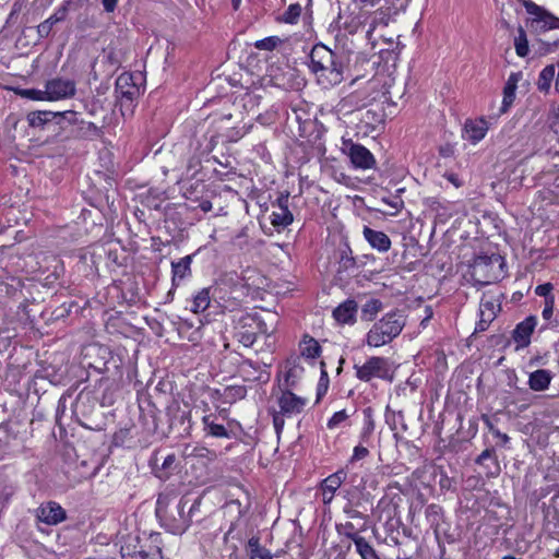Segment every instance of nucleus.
<instances>
[{"label":"nucleus","mask_w":559,"mask_h":559,"mask_svg":"<svg viewBox=\"0 0 559 559\" xmlns=\"http://www.w3.org/2000/svg\"><path fill=\"white\" fill-rule=\"evenodd\" d=\"M309 58V69L316 75L321 87L330 88L344 80V67L341 59L326 46L316 45Z\"/></svg>","instance_id":"nucleus-1"},{"label":"nucleus","mask_w":559,"mask_h":559,"mask_svg":"<svg viewBox=\"0 0 559 559\" xmlns=\"http://www.w3.org/2000/svg\"><path fill=\"white\" fill-rule=\"evenodd\" d=\"M187 504L188 500L186 498L176 500L175 498H170L168 495H160L156 502L155 512L160 521L162 526H164L171 534H183L190 526V514L195 510L199 502L195 501L190 507L188 513H186Z\"/></svg>","instance_id":"nucleus-2"},{"label":"nucleus","mask_w":559,"mask_h":559,"mask_svg":"<svg viewBox=\"0 0 559 559\" xmlns=\"http://www.w3.org/2000/svg\"><path fill=\"white\" fill-rule=\"evenodd\" d=\"M405 316L401 312L386 313L376 322L367 333L366 342L370 347H380L389 344L400 335L405 326Z\"/></svg>","instance_id":"nucleus-3"},{"label":"nucleus","mask_w":559,"mask_h":559,"mask_svg":"<svg viewBox=\"0 0 559 559\" xmlns=\"http://www.w3.org/2000/svg\"><path fill=\"white\" fill-rule=\"evenodd\" d=\"M469 274L474 285L492 284L504 276V260L499 254L476 257L471 265Z\"/></svg>","instance_id":"nucleus-4"},{"label":"nucleus","mask_w":559,"mask_h":559,"mask_svg":"<svg viewBox=\"0 0 559 559\" xmlns=\"http://www.w3.org/2000/svg\"><path fill=\"white\" fill-rule=\"evenodd\" d=\"M356 377L364 382H369L373 378L389 380L393 379V371L388 358L373 356L366 360L364 365H355Z\"/></svg>","instance_id":"nucleus-5"},{"label":"nucleus","mask_w":559,"mask_h":559,"mask_svg":"<svg viewBox=\"0 0 559 559\" xmlns=\"http://www.w3.org/2000/svg\"><path fill=\"white\" fill-rule=\"evenodd\" d=\"M342 152L346 154L356 169L367 170L376 166V158L372 153L361 144L352 140H343Z\"/></svg>","instance_id":"nucleus-6"},{"label":"nucleus","mask_w":559,"mask_h":559,"mask_svg":"<svg viewBox=\"0 0 559 559\" xmlns=\"http://www.w3.org/2000/svg\"><path fill=\"white\" fill-rule=\"evenodd\" d=\"M273 396L275 397V404L277 406L276 411L286 415V417L300 414L308 404L306 397L298 396L292 391L282 390L281 388L276 392H273Z\"/></svg>","instance_id":"nucleus-7"},{"label":"nucleus","mask_w":559,"mask_h":559,"mask_svg":"<svg viewBox=\"0 0 559 559\" xmlns=\"http://www.w3.org/2000/svg\"><path fill=\"white\" fill-rule=\"evenodd\" d=\"M34 516L37 524L41 523L47 526H56L66 521L67 512L58 502L46 501L34 510Z\"/></svg>","instance_id":"nucleus-8"},{"label":"nucleus","mask_w":559,"mask_h":559,"mask_svg":"<svg viewBox=\"0 0 559 559\" xmlns=\"http://www.w3.org/2000/svg\"><path fill=\"white\" fill-rule=\"evenodd\" d=\"M75 82L70 79L56 78L45 84L47 102L71 98L75 95Z\"/></svg>","instance_id":"nucleus-9"},{"label":"nucleus","mask_w":559,"mask_h":559,"mask_svg":"<svg viewBox=\"0 0 559 559\" xmlns=\"http://www.w3.org/2000/svg\"><path fill=\"white\" fill-rule=\"evenodd\" d=\"M236 333L235 336L239 343L246 347L254 344L257 336L253 324H257L255 318L240 312L234 317Z\"/></svg>","instance_id":"nucleus-10"},{"label":"nucleus","mask_w":559,"mask_h":559,"mask_svg":"<svg viewBox=\"0 0 559 559\" xmlns=\"http://www.w3.org/2000/svg\"><path fill=\"white\" fill-rule=\"evenodd\" d=\"M488 130L489 123L484 117L466 119L462 129V138L476 145L486 136Z\"/></svg>","instance_id":"nucleus-11"},{"label":"nucleus","mask_w":559,"mask_h":559,"mask_svg":"<svg viewBox=\"0 0 559 559\" xmlns=\"http://www.w3.org/2000/svg\"><path fill=\"white\" fill-rule=\"evenodd\" d=\"M289 193H282L274 206L276 207L271 216V224L276 228H284L290 225L294 221L293 213L289 210Z\"/></svg>","instance_id":"nucleus-12"},{"label":"nucleus","mask_w":559,"mask_h":559,"mask_svg":"<svg viewBox=\"0 0 559 559\" xmlns=\"http://www.w3.org/2000/svg\"><path fill=\"white\" fill-rule=\"evenodd\" d=\"M347 474L345 471L340 469L334 474L328 476L321 484L322 501L329 504L341 485L346 480Z\"/></svg>","instance_id":"nucleus-13"},{"label":"nucleus","mask_w":559,"mask_h":559,"mask_svg":"<svg viewBox=\"0 0 559 559\" xmlns=\"http://www.w3.org/2000/svg\"><path fill=\"white\" fill-rule=\"evenodd\" d=\"M362 236L369 246L378 252L384 253L391 248V239L383 231L374 230L369 226H364Z\"/></svg>","instance_id":"nucleus-14"},{"label":"nucleus","mask_w":559,"mask_h":559,"mask_svg":"<svg viewBox=\"0 0 559 559\" xmlns=\"http://www.w3.org/2000/svg\"><path fill=\"white\" fill-rule=\"evenodd\" d=\"M524 7L528 14L535 16V22L542 23L545 29L559 28V19L545 11L532 1H525Z\"/></svg>","instance_id":"nucleus-15"},{"label":"nucleus","mask_w":559,"mask_h":559,"mask_svg":"<svg viewBox=\"0 0 559 559\" xmlns=\"http://www.w3.org/2000/svg\"><path fill=\"white\" fill-rule=\"evenodd\" d=\"M536 323V317L531 316L515 326L512 337L518 344V348L526 347L531 343V335L534 332Z\"/></svg>","instance_id":"nucleus-16"},{"label":"nucleus","mask_w":559,"mask_h":559,"mask_svg":"<svg viewBox=\"0 0 559 559\" xmlns=\"http://www.w3.org/2000/svg\"><path fill=\"white\" fill-rule=\"evenodd\" d=\"M139 90L132 83V76L129 74H121L116 80V94L117 98L120 99L121 103L132 102L138 95Z\"/></svg>","instance_id":"nucleus-17"},{"label":"nucleus","mask_w":559,"mask_h":559,"mask_svg":"<svg viewBox=\"0 0 559 559\" xmlns=\"http://www.w3.org/2000/svg\"><path fill=\"white\" fill-rule=\"evenodd\" d=\"M498 305L492 300L481 299L479 305V321L476 325L477 332H484L488 329L489 324L495 320L497 314Z\"/></svg>","instance_id":"nucleus-18"},{"label":"nucleus","mask_w":559,"mask_h":559,"mask_svg":"<svg viewBox=\"0 0 559 559\" xmlns=\"http://www.w3.org/2000/svg\"><path fill=\"white\" fill-rule=\"evenodd\" d=\"M555 374L548 369H537L535 371L530 372L527 385L532 391L542 392L546 391Z\"/></svg>","instance_id":"nucleus-19"},{"label":"nucleus","mask_w":559,"mask_h":559,"mask_svg":"<svg viewBox=\"0 0 559 559\" xmlns=\"http://www.w3.org/2000/svg\"><path fill=\"white\" fill-rule=\"evenodd\" d=\"M356 313V301L347 299L334 309L333 317L337 322L342 324H352L355 322Z\"/></svg>","instance_id":"nucleus-20"},{"label":"nucleus","mask_w":559,"mask_h":559,"mask_svg":"<svg viewBox=\"0 0 559 559\" xmlns=\"http://www.w3.org/2000/svg\"><path fill=\"white\" fill-rule=\"evenodd\" d=\"M192 255H186L177 262H171L173 285L178 286L181 281L191 275Z\"/></svg>","instance_id":"nucleus-21"},{"label":"nucleus","mask_w":559,"mask_h":559,"mask_svg":"<svg viewBox=\"0 0 559 559\" xmlns=\"http://www.w3.org/2000/svg\"><path fill=\"white\" fill-rule=\"evenodd\" d=\"M299 352L306 359H316L320 357L322 348L316 338L306 334L299 343Z\"/></svg>","instance_id":"nucleus-22"},{"label":"nucleus","mask_w":559,"mask_h":559,"mask_svg":"<svg viewBox=\"0 0 559 559\" xmlns=\"http://www.w3.org/2000/svg\"><path fill=\"white\" fill-rule=\"evenodd\" d=\"M518 81H519V78H518V74H515V73H512L508 78V81L503 87V99H502V106L500 109V111L502 114L507 112L514 102Z\"/></svg>","instance_id":"nucleus-23"},{"label":"nucleus","mask_w":559,"mask_h":559,"mask_svg":"<svg viewBox=\"0 0 559 559\" xmlns=\"http://www.w3.org/2000/svg\"><path fill=\"white\" fill-rule=\"evenodd\" d=\"M374 428L376 424L373 419V411L370 407H367L364 409V426L359 433L360 443H366V445L371 444V438Z\"/></svg>","instance_id":"nucleus-24"},{"label":"nucleus","mask_w":559,"mask_h":559,"mask_svg":"<svg viewBox=\"0 0 559 559\" xmlns=\"http://www.w3.org/2000/svg\"><path fill=\"white\" fill-rule=\"evenodd\" d=\"M211 289L209 287L200 289L191 301L190 311L193 313L204 312L211 305Z\"/></svg>","instance_id":"nucleus-25"},{"label":"nucleus","mask_w":559,"mask_h":559,"mask_svg":"<svg viewBox=\"0 0 559 559\" xmlns=\"http://www.w3.org/2000/svg\"><path fill=\"white\" fill-rule=\"evenodd\" d=\"M122 559H162V551L158 547L151 548L148 551L140 549L138 551H130L129 546L121 547Z\"/></svg>","instance_id":"nucleus-26"},{"label":"nucleus","mask_w":559,"mask_h":559,"mask_svg":"<svg viewBox=\"0 0 559 559\" xmlns=\"http://www.w3.org/2000/svg\"><path fill=\"white\" fill-rule=\"evenodd\" d=\"M202 423L204 425V430L207 435L215 437V438H228L229 433L227 429L221 425L214 423L212 419V415H206L202 418Z\"/></svg>","instance_id":"nucleus-27"},{"label":"nucleus","mask_w":559,"mask_h":559,"mask_svg":"<svg viewBox=\"0 0 559 559\" xmlns=\"http://www.w3.org/2000/svg\"><path fill=\"white\" fill-rule=\"evenodd\" d=\"M357 539L355 540V548L361 559H380L373 546L365 537Z\"/></svg>","instance_id":"nucleus-28"},{"label":"nucleus","mask_w":559,"mask_h":559,"mask_svg":"<svg viewBox=\"0 0 559 559\" xmlns=\"http://www.w3.org/2000/svg\"><path fill=\"white\" fill-rule=\"evenodd\" d=\"M555 73H556L555 66H552V64L545 67L540 71L538 81H537V87L539 91L548 92V90L550 88L551 82L555 78Z\"/></svg>","instance_id":"nucleus-29"},{"label":"nucleus","mask_w":559,"mask_h":559,"mask_svg":"<svg viewBox=\"0 0 559 559\" xmlns=\"http://www.w3.org/2000/svg\"><path fill=\"white\" fill-rule=\"evenodd\" d=\"M248 549L251 552L252 559L258 557L260 559H273L271 551L260 545L259 538L251 537L248 542Z\"/></svg>","instance_id":"nucleus-30"},{"label":"nucleus","mask_w":559,"mask_h":559,"mask_svg":"<svg viewBox=\"0 0 559 559\" xmlns=\"http://www.w3.org/2000/svg\"><path fill=\"white\" fill-rule=\"evenodd\" d=\"M366 525L364 524L360 528H356L353 522H346L344 524L337 525V531L340 534H343L353 543L355 544V540H358L357 538H361L362 536L359 535V532L365 531Z\"/></svg>","instance_id":"nucleus-31"},{"label":"nucleus","mask_w":559,"mask_h":559,"mask_svg":"<svg viewBox=\"0 0 559 559\" xmlns=\"http://www.w3.org/2000/svg\"><path fill=\"white\" fill-rule=\"evenodd\" d=\"M382 304L378 299L368 300L361 309V318L366 321H372L381 310Z\"/></svg>","instance_id":"nucleus-32"},{"label":"nucleus","mask_w":559,"mask_h":559,"mask_svg":"<svg viewBox=\"0 0 559 559\" xmlns=\"http://www.w3.org/2000/svg\"><path fill=\"white\" fill-rule=\"evenodd\" d=\"M53 115L55 114L51 111H33L28 114L27 120L32 127H41L46 122L50 121Z\"/></svg>","instance_id":"nucleus-33"},{"label":"nucleus","mask_w":559,"mask_h":559,"mask_svg":"<svg viewBox=\"0 0 559 559\" xmlns=\"http://www.w3.org/2000/svg\"><path fill=\"white\" fill-rule=\"evenodd\" d=\"M321 367V374L317 388V401H320L321 397L328 392L329 389V376L325 369V362L322 360L320 361Z\"/></svg>","instance_id":"nucleus-34"},{"label":"nucleus","mask_w":559,"mask_h":559,"mask_svg":"<svg viewBox=\"0 0 559 559\" xmlns=\"http://www.w3.org/2000/svg\"><path fill=\"white\" fill-rule=\"evenodd\" d=\"M301 5L298 3L290 4L287 10L283 13L281 21L288 24L297 23L301 14Z\"/></svg>","instance_id":"nucleus-35"},{"label":"nucleus","mask_w":559,"mask_h":559,"mask_svg":"<svg viewBox=\"0 0 559 559\" xmlns=\"http://www.w3.org/2000/svg\"><path fill=\"white\" fill-rule=\"evenodd\" d=\"M283 43V39L278 36H270L263 39L257 40L254 47L259 50L272 51Z\"/></svg>","instance_id":"nucleus-36"},{"label":"nucleus","mask_w":559,"mask_h":559,"mask_svg":"<svg viewBox=\"0 0 559 559\" xmlns=\"http://www.w3.org/2000/svg\"><path fill=\"white\" fill-rule=\"evenodd\" d=\"M19 94L22 97L31 99V100H40V102L47 100V94L45 93V88L44 90L25 88V90H21L19 92Z\"/></svg>","instance_id":"nucleus-37"},{"label":"nucleus","mask_w":559,"mask_h":559,"mask_svg":"<svg viewBox=\"0 0 559 559\" xmlns=\"http://www.w3.org/2000/svg\"><path fill=\"white\" fill-rule=\"evenodd\" d=\"M515 51L520 57H525L528 53L527 39L522 28H520L519 37L515 38Z\"/></svg>","instance_id":"nucleus-38"},{"label":"nucleus","mask_w":559,"mask_h":559,"mask_svg":"<svg viewBox=\"0 0 559 559\" xmlns=\"http://www.w3.org/2000/svg\"><path fill=\"white\" fill-rule=\"evenodd\" d=\"M57 24L50 16L37 26V34L40 38L49 36L53 25Z\"/></svg>","instance_id":"nucleus-39"},{"label":"nucleus","mask_w":559,"mask_h":559,"mask_svg":"<svg viewBox=\"0 0 559 559\" xmlns=\"http://www.w3.org/2000/svg\"><path fill=\"white\" fill-rule=\"evenodd\" d=\"M348 418V415L345 409L338 411L333 414V416L328 421V427L330 429H334L338 427L342 423H344Z\"/></svg>","instance_id":"nucleus-40"},{"label":"nucleus","mask_w":559,"mask_h":559,"mask_svg":"<svg viewBox=\"0 0 559 559\" xmlns=\"http://www.w3.org/2000/svg\"><path fill=\"white\" fill-rule=\"evenodd\" d=\"M369 445H366V443L357 444L353 450V455L350 457L352 462L360 461L369 455Z\"/></svg>","instance_id":"nucleus-41"},{"label":"nucleus","mask_w":559,"mask_h":559,"mask_svg":"<svg viewBox=\"0 0 559 559\" xmlns=\"http://www.w3.org/2000/svg\"><path fill=\"white\" fill-rule=\"evenodd\" d=\"M425 514L426 518L431 522V524H435L438 522L441 515V508L438 504H429L426 508Z\"/></svg>","instance_id":"nucleus-42"},{"label":"nucleus","mask_w":559,"mask_h":559,"mask_svg":"<svg viewBox=\"0 0 559 559\" xmlns=\"http://www.w3.org/2000/svg\"><path fill=\"white\" fill-rule=\"evenodd\" d=\"M271 414H272V417H273V425H274V428L277 432H280L283 427H284V418L286 417V415L282 414L281 412L276 411L275 407H272L271 409Z\"/></svg>","instance_id":"nucleus-43"},{"label":"nucleus","mask_w":559,"mask_h":559,"mask_svg":"<svg viewBox=\"0 0 559 559\" xmlns=\"http://www.w3.org/2000/svg\"><path fill=\"white\" fill-rule=\"evenodd\" d=\"M554 304H555L554 297L545 299V306L542 311V316L545 320H550V318L552 317Z\"/></svg>","instance_id":"nucleus-44"},{"label":"nucleus","mask_w":559,"mask_h":559,"mask_svg":"<svg viewBox=\"0 0 559 559\" xmlns=\"http://www.w3.org/2000/svg\"><path fill=\"white\" fill-rule=\"evenodd\" d=\"M551 290H552V285H551L550 283H546V284L538 285V286L535 288V293H536V295L542 296V297H545V299L554 297V296L550 294V293H551Z\"/></svg>","instance_id":"nucleus-45"},{"label":"nucleus","mask_w":559,"mask_h":559,"mask_svg":"<svg viewBox=\"0 0 559 559\" xmlns=\"http://www.w3.org/2000/svg\"><path fill=\"white\" fill-rule=\"evenodd\" d=\"M68 9L66 5L60 7L50 17L56 22L59 23L63 21L67 16Z\"/></svg>","instance_id":"nucleus-46"},{"label":"nucleus","mask_w":559,"mask_h":559,"mask_svg":"<svg viewBox=\"0 0 559 559\" xmlns=\"http://www.w3.org/2000/svg\"><path fill=\"white\" fill-rule=\"evenodd\" d=\"M493 453H495L493 449L484 450L476 459V463L481 464L485 460L490 459L493 455Z\"/></svg>","instance_id":"nucleus-47"},{"label":"nucleus","mask_w":559,"mask_h":559,"mask_svg":"<svg viewBox=\"0 0 559 559\" xmlns=\"http://www.w3.org/2000/svg\"><path fill=\"white\" fill-rule=\"evenodd\" d=\"M118 0H102L104 9L106 12H114L116 9Z\"/></svg>","instance_id":"nucleus-48"},{"label":"nucleus","mask_w":559,"mask_h":559,"mask_svg":"<svg viewBox=\"0 0 559 559\" xmlns=\"http://www.w3.org/2000/svg\"><path fill=\"white\" fill-rule=\"evenodd\" d=\"M175 461H176V456L174 454H169L167 455L164 461H163V464H162V467L164 469H169L171 468V466L175 464Z\"/></svg>","instance_id":"nucleus-49"},{"label":"nucleus","mask_w":559,"mask_h":559,"mask_svg":"<svg viewBox=\"0 0 559 559\" xmlns=\"http://www.w3.org/2000/svg\"><path fill=\"white\" fill-rule=\"evenodd\" d=\"M445 178L456 188L461 187L462 186V181L459 179V177L451 173V174H447L445 175Z\"/></svg>","instance_id":"nucleus-50"},{"label":"nucleus","mask_w":559,"mask_h":559,"mask_svg":"<svg viewBox=\"0 0 559 559\" xmlns=\"http://www.w3.org/2000/svg\"><path fill=\"white\" fill-rule=\"evenodd\" d=\"M345 513L347 514V516L349 519H362V514L359 511L354 510V509L345 510Z\"/></svg>","instance_id":"nucleus-51"},{"label":"nucleus","mask_w":559,"mask_h":559,"mask_svg":"<svg viewBox=\"0 0 559 559\" xmlns=\"http://www.w3.org/2000/svg\"><path fill=\"white\" fill-rule=\"evenodd\" d=\"M495 436L500 438L503 443H508L510 441V437L507 433H502L499 430L493 431Z\"/></svg>","instance_id":"nucleus-52"},{"label":"nucleus","mask_w":559,"mask_h":559,"mask_svg":"<svg viewBox=\"0 0 559 559\" xmlns=\"http://www.w3.org/2000/svg\"><path fill=\"white\" fill-rule=\"evenodd\" d=\"M195 452V455L198 456H206L207 454H211V451L207 450L206 448H200V449H194L193 450Z\"/></svg>","instance_id":"nucleus-53"},{"label":"nucleus","mask_w":559,"mask_h":559,"mask_svg":"<svg viewBox=\"0 0 559 559\" xmlns=\"http://www.w3.org/2000/svg\"><path fill=\"white\" fill-rule=\"evenodd\" d=\"M383 201L386 202L388 204H390L396 211L402 206V203H403L402 201L388 202L385 199H383Z\"/></svg>","instance_id":"nucleus-54"},{"label":"nucleus","mask_w":559,"mask_h":559,"mask_svg":"<svg viewBox=\"0 0 559 559\" xmlns=\"http://www.w3.org/2000/svg\"><path fill=\"white\" fill-rule=\"evenodd\" d=\"M343 362H344V358H341V359H340V366H338V368H337V370H336V372H337V373H341Z\"/></svg>","instance_id":"nucleus-55"},{"label":"nucleus","mask_w":559,"mask_h":559,"mask_svg":"<svg viewBox=\"0 0 559 559\" xmlns=\"http://www.w3.org/2000/svg\"><path fill=\"white\" fill-rule=\"evenodd\" d=\"M354 264V259L353 258H347L346 260V264Z\"/></svg>","instance_id":"nucleus-56"},{"label":"nucleus","mask_w":559,"mask_h":559,"mask_svg":"<svg viewBox=\"0 0 559 559\" xmlns=\"http://www.w3.org/2000/svg\"><path fill=\"white\" fill-rule=\"evenodd\" d=\"M502 559H518V558H515L514 556L509 555V556L502 557Z\"/></svg>","instance_id":"nucleus-57"},{"label":"nucleus","mask_w":559,"mask_h":559,"mask_svg":"<svg viewBox=\"0 0 559 559\" xmlns=\"http://www.w3.org/2000/svg\"><path fill=\"white\" fill-rule=\"evenodd\" d=\"M239 2H240V0H233V4H234V7H235V8H237V7H238V4H239Z\"/></svg>","instance_id":"nucleus-58"}]
</instances>
